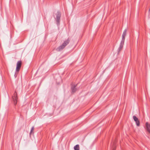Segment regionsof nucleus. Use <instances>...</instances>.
<instances>
[{
	"label": "nucleus",
	"instance_id": "nucleus-7",
	"mask_svg": "<svg viewBox=\"0 0 150 150\" xmlns=\"http://www.w3.org/2000/svg\"><path fill=\"white\" fill-rule=\"evenodd\" d=\"M127 30L126 29L124 31L122 35L121 41L125 42V38L126 36Z\"/></svg>",
	"mask_w": 150,
	"mask_h": 150
},
{
	"label": "nucleus",
	"instance_id": "nucleus-11",
	"mask_svg": "<svg viewBox=\"0 0 150 150\" xmlns=\"http://www.w3.org/2000/svg\"><path fill=\"white\" fill-rule=\"evenodd\" d=\"M74 150H79V145L78 144L74 146Z\"/></svg>",
	"mask_w": 150,
	"mask_h": 150
},
{
	"label": "nucleus",
	"instance_id": "nucleus-3",
	"mask_svg": "<svg viewBox=\"0 0 150 150\" xmlns=\"http://www.w3.org/2000/svg\"><path fill=\"white\" fill-rule=\"evenodd\" d=\"M12 98L14 105H16L17 104L18 99L17 93L16 91H15L13 95L12 96Z\"/></svg>",
	"mask_w": 150,
	"mask_h": 150
},
{
	"label": "nucleus",
	"instance_id": "nucleus-6",
	"mask_svg": "<svg viewBox=\"0 0 150 150\" xmlns=\"http://www.w3.org/2000/svg\"><path fill=\"white\" fill-rule=\"evenodd\" d=\"M124 42L122 41H121L120 44V47L118 49V54L119 52L122 50L124 44Z\"/></svg>",
	"mask_w": 150,
	"mask_h": 150
},
{
	"label": "nucleus",
	"instance_id": "nucleus-10",
	"mask_svg": "<svg viewBox=\"0 0 150 150\" xmlns=\"http://www.w3.org/2000/svg\"><path fill=\"white\" fill-rule=\"evenodd\" d=\"M116 147V145L115 143H113V144L112 145L111 149L112 150H115Z\"/></svg>",
	"mask_w": 150,
	"mask_h": 150
},
{
	"label": "nucleus",
	"instance_id": "nucleus-1",
	"mask_svg": "<svg viewBox=\"0 0 150 150\" xmlns=\"http://www.w3.org/2000/svg\"><path fill=\"white\" fill-rule=\"evenodd\" d=\"M70 41V40L69 39H68L67 40L64 41V42L61 45L57 48L56 49V50L58 51H60L63 50L69 43Z\"/></svg>",
	"mask_w": 150,
	"mask_h": 150
},
{
	"label": "nucleus",
	"instance_id": "nucleus-8",
	"mask_svg": "<svg viewBox=\"0 0 150 150\" xmlns=\"http://www.w3.org/2000/svg\"><path fill=\"white\" fill-rule=\"evenodd\" d=\"M145 125L147 131L150 134V124L147 122L146 123Z\"/></svg>",
	"mask_w": 150,
	"mask_h": 150
},
{
	"label": "nucleus",
	"instance_id": "nucleus-2",
	"mask_svg": "<svg viewBox=\"0 0 150 150\" xmlns=\"http://www.w3.org/2000/svg\"><path fill=\"white\" fill-rule=\"evenodd\" d=\"M61 13L59 11H58L56 14V21L57 25H59L60 21Z\"/></svg>",
	"mask_w": 150,
	"mask_h": 150
},
{
	"label": "nucleus",
	"instance_id": "nucleus-4",
	"mask_svg": "<svg viewBox=\"0 0 150 150\" xmlns=\"http://www.w3.org/2000/svg\"><path fill=\"white\" fill-rule=\"evenodd\" d=\"M22 65V62L21 61H18L16 64V72H18L21 68Z\"/></svg>",
	"mask_w": 150,
	"mask_h": 150
},
{
	"label": "nucleus",
	"instance_id": "nucleus-5",
	"mask_svg": "<svg viewBox=\"0 0 150 150\" xmlns=\"http://www.w3.org/2000/svg\"><path fill=\"white\" fill-rule=\"evenodd\" d=\"M133 119L135 122L136 125L137 126H139L140 125V122L138 118L135 116H133Z\"/></svg>",
	"mask_w": 150,
	"mask_h": 150
},
{
	"label": "nucleus",
	"instance_id": "nucleus-9",
	"mask_svg": "<svg viewBox=\"0 0 150 150\" xmlns=\"http://www.w3.org/2000/svg\"><path fill=\"white\" fill-rule=\"evenodd\" d=\"M76 86L77 85H74L71 86V89L72 93H74L77 91V89L76 88Z\"/></svg>",
	"mask_w": 150,
	"mask_h": 150
},
{
	"label": "nucleus",
	"instance_id": "nucleus-12",
	"mask_svg": "<svg viewBox=\"0 0 150 150\" xmlns=\"http://www.w3.org/2000/svg\"><path fill=\"white\" fill-rule=\"evenodd\" d=\"M34 129V127H33L31 129V131L30 133V135H31L32 134L33 131Z\"/></svg>",
	"mask_w": 150,
	"mask_h": 150
}]
</instances>
